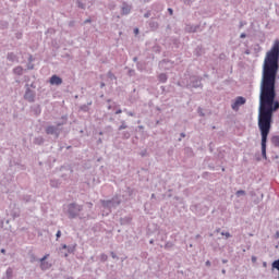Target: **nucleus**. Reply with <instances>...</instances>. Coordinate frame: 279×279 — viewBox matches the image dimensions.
<instances>
[{
  "mask_svg": "<svg viewBox=\"0 0 279 279\" xmlns=\"http://www.w3.org/2000/svg\"><path fill=\"white\" fill-rule=\"evenodd\" d=\"M279 71V40H276L264 59L259 86L258 128L262 136V156L267 160V138L274 123V112L279 110L276 99V80Z\"/></svg>",
  "mask_w": 279,
  "mask_h": 279,
  "instance_id": "f257e3e1",
  "label": "nucleus"
},
{
  "mask_svg": "<svg viewBox=\"0 0 279 279\" xmlns=\"http://www.w3.org/2000/svg\"><path fill=\"white\" fill-rule=\"evenodd\" d=\"M82 210H84V206L77 203H70L64 208V213L70 219H77Z\"/></svg>",
  "mask_w": 279,
  "mask_h": 279,
  "instance_id": "f03ea898",
  "label": "nucleus"
},
{
  "mask_svg": "<svg viewBox=\"0 0 279 279\" xmlns=\"http://www.w3.org/2000/svg\"><path fill=\"white\" fill-rule=\"evenodd\" d=\"M45 132L48 136H53L54 141H58V138H60V134H62V129L57 125H48L46 126Z\"/></svg>",
  "mask_w": 279,
  "mask_h": 279,
  "instance_id": "7ed1b4c3",
  "label": "nucleus"
},
{
  "mask_svg": "<svg viewBox=\"0 0 279 279\" xmlns=\"http://www.w3.org/2000/svg\"><path fill=\"white\" fill-rule=\"evenodd\" d=\"M101 205L104 208H117V206L121 205V197L114 196L112 199L101 201Z\"/></svg>",
  "mask_w": 279,
  "mask_h": 279,
  "instance_id": "20e7f679",
  "label": "nucleus"
},
{
  "mask_svg": "<svg viewBox=\"0 0 279 279\" xmlns=\"http://www.w3.org/2000/svg\"><path fill=\"white\" fill-rule=\"evenodd\" d=\"M25 94H24V99L26 101H28V104H34V101H36V92L32 90V88H29V84L25 85Z\"/></svg>",
  "mask_w": 279,
  "mask_h": 279,
  "instance_id": "39448f33",
  "label": "nucleus"
},
{
  "mask_svg": "<svg viewBox=\"0 0 279 279\" xmlns=\"http://www.w3.org/2000/svg\"><path fill=\"white\" fill-rule=\"evenodd\" d=\"M245 101H246L245 97L243 96L236 97L235 101L231 105L232 110H235V111L239 110L240 106H245Z\"/></svg>",
  "mask_w": 279,
  "mask_h": 279,
  "instance_id": "423d86ee",
  "label": "nucleus"
},
{
  "mask_svg": "<svg viewBox=\"0 0 279 279\" xmlns=\"http://www.w3.org/2000/svg\"><path fill=\"white\" fill-rule=\"evenodd\" d=\"M191 86L193 88H201V86H202V78H199V76H193L191 78Z\"/></svg>",
  "mask_w": 279,
  "mask_h": 279,
  "instance_id": "0eeeda50",
  "label": "nucleus"
},
{
  "mask_svg": "<svg viewBox=\"0 0 279 279\" xmlns=\"http://www.w3.org/2000/svg\"><path fill=\"white\" fill-rule=\"evenodd\" d=\"M50 84L52 86H60L62 84V77L58 76V75H52L50 77Z\"/></svg>",
  "mask_w": 279,
  "mask_h": 279,
  "instance_id": "6e6552de",
  "label": "nucleus"
},
{
  "mask_svg": "<svg viewBox=\"0 0 279 279\" xmlns=\"http://www.w3.org/2000/svg\"><path fill=\"white\" fill-rule=\"evenodd\" d=\"M198 29H199V25H191V24L185 25V32L187 34H195L196 32H198Z\"/></svg>",
  "mask_w": 279,
  "mask_h": 279,
  "instance_id": "1a4fd4ad",
  "label": "nucleus"
},
{
  "mask_svg": "<svg viewBox=\"0 0 279 279\" xmlns=\"http://www.w3.org/2000/svg\"><path fill=\"white\" fill-rule=\"evenodd\" d=\"M121 12L124 16H128V14H130L132 12V5L128 4V3H123L122 8H121Z\"/></svg>",
  "mask_w": 279,
  "mask_h": 279,
  "instance_id": "9d476101",
  "label": "nucleus"
},
{
  "mask_svg": "<svg viewBox=\"0 0 279 279\" xmlns=\"http://www.w3.org/2000/svg\"><path fill=\"white\" fill-rule=\"evenodd\" d=\"M7 60H9V62H19V57L14 52H9Z\"/></svg>",
  "mask_w": 279,
  "mask_h": 279,
  "instance_id": "9b49d317",
  "label": "nucleus"
},
{
  "mask_svg": "<svg viewBox=\"0 0 279 279\" xmlns=\"http://www.w3.org/2000/svg\"><path fill=\"white\" fill-rule=\"evenodd\" d=\"M35 145H45V137L44 136H37L34 138L33 142Z\"/></svg>",
  "mask_w": 279,
  "mask_h": 279,
  "instance_id": "f8f14e48",
  "label": "nucleus"
},
{
  "mask_svg": "<svg viewBox=\"0 0 279 279\" xmlns=\"http://www.w3.org/2000/svg\"><path fill=\"white\" fill-rule=\"evenodd\" d=\"M66 121H69V118L66 116H63L61 118V121L57 122V128H62V125H66Z\"/></svg>",
  "mask_w": 279,
  "mask_h": 279,
  "instance_id": "ddd939ff",
  "label": "nucleus"
},
{
  "mask_svg": "<svg viewBox=\"0 0 279 279\" xmlns=\"http://www.w3.org/2000/svg\"><path fill=\"white\" fill-rule=\"evenodd\" d=\"M50 186H51L52 189H58V187L60 186V180H58V179H51V180H50Z\"/></svg>",
  "mask_w": 279,
  "mask_h": 279,
  "instance_id": "4468645a",
  "label": "nucleus"
},
{
  "mask_svg": "<svg viewBox=\"0 0 279 279\" xmlns=\"http://www.w3.org/2000/svg\"><path fill=\"white\" fill-rule=\"evenodd\" d=\"M14 75H23V66L17 65L16 68L13 69Z\"/></svg>",
  "mask_w": 279,
  "mask_h": 279,
  "instance_id": "2eb2a0df",
  "label": "nucleus"
},
{
  "mask_svg": "<svg viewBox=\"0 0 279 279\" xmlns=\"http://www.w3.org/2000/svg\"><path fill=\"white\" fill-rule=\"evenodd\" d=\"M148 25H149L150 29H153V31L158 29V22H156L154 20H150Z\"/></svg>",
  "mask_w": 279,
  "mask_h": 279,
  "instance_id": "dca6fc26",
  "label": "nucleus"
},
{
  "mask_svg": "<svg viewBox=\"0 0 279 279\" xmlns=\"http://www.w3.org/2000/svg\"><path fill=\"white\" fill-rule=\"evenodd\" d=\"M158 80H159V82L165 84L167 82V80H169V77L167 76V74L161 73V74L158 75Z\"/></svg>",
  "mask_w": 279,
  "mask_h": 279,
  "instance_id": "f3484780",
  "label": "nucleus"
},
{
  "mask_svg": "<svg viewBox=\"0 0 279 279\" xmlns=\"http://www.w3.org/2000/svg\"><path fill=\"white\" fill-rule=\"evenodd\" d=\"M271 143L275 147H279V136L278 135L272 136Z\"/></svg>",
  "mask_w": 279,
  "mask_h": 279,
  "instance_id": "a211bd4d",
  "label": "nucleus"
},
{
  "mask_svg": "<svg viewBox=\"0 0 279 279\" xmlns=\"http://www.w3.org/2000/svg\"><path fill=\"white\" fill-rule=\"evenodd\" d=\"M14 274V270L12 268H8L7 271H5V278L7 279H12V276Z\"/></svg>",
  "mask_w": 279,
  "mask_h": 279,
  "instance_id": "6ab92c4d",
  "label": "nucleus"
},
{
  "mask_svg": "<svg viewBox=\"0 0 279 279\" xmlns=\"http://www.w3.org/2000/svg\"><path fill=\"white\" fill-rule=\"evenodd\" d=\"M119 132L122 130H128V124L125 123V120L121 121V125L118 128Z\"/></svg>",
  "mask_w": 279,
  "mask_h": 279,
  "instance_id": "aec40b11",
  "label": "nucleus"
},
{
  "mask_svg": "<svg viewBox=\"0 0 279 279\" xmlns=\"http://www.w3.org/2000/svg\"><path fill=\"white\" fill-rule=\"evenodd\" d=\"M195 56H202L204 53V50L202 49L201 46L196 47L194 51Z\"/></svg>",
  "mask_w": 279,
  "mask_h": 279,
  "instance_id": "412c9836",
  "label": "nucleus"
},
{
  "mask_svg": "<svg viewBox=\"0 0 279 279\" xmlns=\"http://www.w3.org/2000/svg\"><path fill=\"white\" fill-rule=\"evenodd\" d=\"M76 5L77 8H80L81 10H86V4H84L82 1L77 0L76 1Z\"/></svg>",
  "mask_w": 279,
  "mask_h": 279,
  "instance_id": "4be33fe9",
  "label": "nucleus"
},
{
  "mask_svg": "<svg viewBox=\"0 0 279 279\" xmlns=\"http://www.w3.org/2000/svg\"><path fill=\"white\" fill-rule=\"evenodd\" d=\"M271 267L272 269H277V271H279V259L272 262Z\"/></svg>",
  "mask_w": 279,
  "mask_h": 279,
  "instance_id": "5701e85b",
  "label": "nucleus"
},
{
  "mask_svg": "<svg viewBox=\"0 0 279 279\" xmlns=\"http://www.w3.org/2000/svg\"><path fill=\"white\" fill-rule=\"evenodd\" d=\"M120 223L121 226H125V223H130V218H121Z\"/></svg>",
  "mask_w": 279,
  "mask_h": 279,
  "instance_id": "b1692460",
  "label": "nucleus"
},
{
  "mask_svg": "<svg viewBox=\"0 0 279 279\" xmlns=\"http://www.w3.org/2000/svg\"><path fill=\"white\" fill-rule=\"evenodd\" d=\"M120 223L121 226H125V223H130V218H121Z\"/></svg>",
  "mask_w": 279,
  "mask_h": 279,
  "instance_id": "393cba45",
  "label": "nucleus"
},
{
  "mask_svg": "<svg viewBox=\"0 0 279 279\" xmlns=\"http://www.w3.org/2000/svg\"><path fill=\"white\" fill-rule=\"evenodd\" d=\"M49 255H45L43 258H40V263H41V269H45V260L46 258H48Z\"/></svg>",
  "mask_w": 279,
  "mask_h": 279,
  "instance_id": "a878e982",
  "label": "nucleus"
},
{
  "mask_svg": "<svg viewBox=\"0 0 279 279\" xmlns=\"http://www.w3.org/2000/svg\"><path fill=\"white\" fill-rule=\"evenodd\" d=\"M100 260H101V263H106V260H108V255H106V254H101L100 255Z\"/></svg>",
  "mask_w": 279,
  "mask_h": 279,
  "instance_id": "bb28decb",
  "label": "nucleus"
},
{
  "mask_svg": "<svg viewBox=\"0 0 279 279\" xmlns=\"http://www.w3.org/2000/svg\"><path fill=\"white\" fill-rule=\"evenodd\" d=\"M130 136H131V134H130V132H128V131H124V132L122 133V138L128 140V138H130Z\"/></svg>",
  "mask_w": 279,
  "mask_h": 279,
  "instance_id": "cd10ccee",
  "label": "nucleus"
},
{
  "mask_svg": "<svg viewBox=\"0 0 279 279\" xmlns=\"http://www.w3.org/2000/svg\"><path fill=\"white\" fill-rule=\"evenodd\" d=\"M260 49H262L260 45H258V44L254 45V52L255 53H259Z\"/></svg>",
  "mask_w": 279,
  "mask_h": 279,
  "instance_id": "c85d7f7f",
  "label": "nucleus"
},
{
  "mask_svg": "<svg viewBox=\"0 0 279 279\" xmlns=\"http://www.w3.org/2000/svg\"><path fill=\"white\" fill-rule=\"evenodd\" d=\"M236 197H241L243 195H245V191L243 190H239L236 193H235Z\"/></svg>",
  "mask_w": 279,
  "mask_h": 279,
  "instance_id": "c756f323",
  "label": "nucleus"
},
{
  "mask_svg": "<svg viewBox=\"0 0 279 279\" xmlns=\"http://www.w3.org/2000/svg\"><path fill=\"white\" fill-rule=\"evenodd\" d=\"M123 112H126L128 117H136V113L128 111V109H124Z\"/></svg>",
  "mask_w": 279,
  "mask_h": 279,
  "instance_id": "7c9ffc66",
  "label": "nucleus"
},
{
  "mask_svg": "<svg viewBox=\"0 0 279 279\" xmlns=\"http://www.w3.org/2000/svg\"><path fill=\"white\" fill-rule=\"evenodd\" d=\"M109 80H117V76L113 75L112 72H108Z\"/></svg>",
  "mask_w": 279,
  "mask_h": 279,
  "instance_id": "2f4dec72",
  "label": "nucleus"
},
{
  "mask_svg": "<svg viewBox=\"0 0 279 279\" xmlns=\"http://www.w3.org/2000/svg\"><path fill=\"white\" fill-rule=\"evenodd\" d=\"M110 254H111V258L119 260V256H117V253L111 252Z\"/></svg>",
  "mask_w": 279,
  "mask_h": 279,
  "instance_id": "473e14b6",
  "label": "nucleus"
},
{
  "mask_svg": "<svg viewBox=\"0 0 279 279\" xmlns=\"http://www.w3.org/2000/svg\"><path fill=\"white\" fill-rule=\"evenodd\" d=\"M169 247H173V243L171 242L166 243L165 248L169 250Z\"/></svg>",
  "mask_w": 279,
  "mask_h": 279,
  "instance_id": "72a5a7b5",
  "label": "nucleus"
},
{
  "mask_svg": "<svg viewBox=\"0 0 279 279\" xmlns=\"http://www.w3.org/2000/svg\"><path fill=\"white\" fill-rule=\"evenodd\" d=\"M198 114L199 117H206V114L204 113L201 107L198 108Z\"/></svg>",
  "mask_w": 279,
  "mask_h": 279,
  "instance_id": "f704fd0d",
  "label": "nucleus"
},
{
  "mask_svg": "<svg viewBox=\"0 0 279 279\" xmlns=\"http://www.w3.org/2000/svg\"><path fill=\"white\" fill-rule=\"evenodd\" d=\"M60 236H62V231L58 230L56 234L57 241L60 239Z\"/></svg>",
  "mask_w": 279,
  "mask_h": 279,
  "instance_id": "c9c22d12",
  "label": "nucleus"
},
{
  "mask_svg": "<svg viewBox=\"0 0 279 279\" xmlns=\"http://www.w3.org/2000/svg\"><path fill=\"white\" fill-rule=\"evenodd\" d=\"M221 235L222 236H226L227 239H230V232H221Z\"/></svg>",
  "mask_w": 279,
  "mask_h": 279,
  "instance_id": "e433bc0d",
  "label": "nucleus"
},
{
  "mask_svg": "<svg viewBox=\"0 0 279 279\" xmlns=\"http://www.w3.org/2000/svg\"><path fill=\"white\" fill-rule=\"evenodd\" d=\"M149 16H151V11H147V12L144 14V19H149Z\"/></svg>",
  "mask_w": 279,
  "mask_h": 279,
  "instance_id": "4c0bfd02",
  "label": "nucleus"
},
{
  "mask_svg": "<svg viewBox=\"0 0 279 279\" xmlns=\"http://www.w3.org/2000/svg\"><path fill=\"white\" fill-rule=\"evenodd\" d=\"M183 3L185 5H191V3H193V0H183Z\"/></svg>",
  "mask_w": 279,
  "mask_h": 279,
  "instance_id": "58836bf2",
  "label": "nucleus"
},
{
  "mask_svg": "<svg viewBox=\"0 0 279 279\" xmlns=\"http://www.w3.org/2000/svg\"><path fill=\"white\" fill-rule=\"evenodd\" d=\"M135 71L134 70H129V75L132 77L133 75H135Z\"/></svg>",
  "mask_w": 279,
  "mask_h": 279,
  "instance_id": "ea45409f",
  "label": "nucleus"
},
{
  "mask_svg": "<svg viewBox=\"0 0 279 279\" xmlns=\"http://www.w3.org/2000/svg\"><path fill=\"white\" fill-rule=\"evenodd\" d=\"M180 136H181V138H179V141H182V138H186V134L185 133H181Z\"/></svg>",
  "mask_w": 279,
  "mask_h": 279,
  "instance_id": "a19ab883",
  "label": "nucleus"
},
{
  "mask_svg": "<svg viewBox=\"0 0 279 279\" xmlns=\"http://www.w3.org/2000/svg\"><path fill=\"white\" fill-rule=\"evenodd\" d=\"M168 12H169V14H170L171 16H173V9L169 8V9H168Z\"/></svg>",
  "mask_w": 279,
  "mask_h": 279,
  "instance_id": "79ce46f5",
  "label": "nucleus"
},
{
  "mask_svg": "<svg viewBox=\"0 0 279 279\" xmlns=\"http://www.w3.org/2000/svg\"><path fill=\"white\" fill-rule=\"evenodd\" d=\"M240 38H247V34L242 33V34L240 35Z\"/></svg>",
  "mask_w": 279,
  "mask_h": 279,
  "instance_id": "37998d69",
  "label": "nucleus"
},
{
  "mask_svg": "<svg viewBox=\"0 0 279 279\" xmlns=\"http://www.w3.org/2000/svg\"><path fill=\"white\" fill-rule=\"evenodd\" d=\"M28 88H36V84L32 83L31 85L28 84Z\"/></svg>",
  "mask_w": 279,
  "mask_h": 279,
  "instance_id": "c03bdc74",
  "label": "nucleus"
},
{
  "mask_svg": "<svg viewBox=\"0 0 279 279\" xmlns=\"http://www.w3.org/2000/svg\"><path fill=\"white\" fill-rule=\"evenodd\" d=\"M274 239H279V231L275 233Z\"/></svg>",
  "mask_w": 279,
  "mask_h": 279,
  "instance_id": "a18cd8bd",
  "label": "nucleus"
},
{
  "mask_svg": "<svg viewBox=\"0 0 279 279\" xmlns=\"http://www.w3.org/2000/svg\"><path fill=\"white\" fill-rule=\"evenodd\" d=\"M68 252L71 254L73 252V247L68 246Z\"/></svg>",
  "mask_w": 279,
  "mask_h": 279,
  "instance_id": "49530a36",
  "label": "nucleus"
},
{
  "mask_svg": "<svg viewBox=\"0 0 279 279\" xmlns=\"http://www.w3.org/2000/svg\"><path fill=\"white\" fill-rule=\"evenodd\" d=\"M205 265H206V267H210V265H211L210 260H207V262L205 263Z\"/></svg>",
  "mask_w": 279,
  "mask_h": 279,
  "instance_id": "de8ad7c7",
  "label": "nucleus"
},
{
  "mask_svg": "<svg viewBox=\"0 0 279 279\" xmlns=\"http://www.w3.org/2000/svg\"><path fill=\"white\" fill-rule=\"evenodd\" d=\"M121 112H123V110L118 109V110L116 111V114H121Z\"/></svg>",
  "mask_w": 279,
  "mask_h": 279,
  "instance_id": "09e8293b",
  "label": "nucleus"
},
{
  "mask_svg": "<svg viewBox=\"0 0 279 279\" xmlns=\"http://www.w3.org/2000/svg\"><path fill=\"white\" fill-rule=\"evenodd\" d=\"M28 70L29 71L34 70V64L28 65Z\"/></svg>",
  "mask_w": 279,
  "mask_h": 279,
  "instance_id": "8fccbe9b",
  "label": "nucleus"
},
{
  "mask_svg": "<svg viewBox=\"0 0 279 279\" xmlns=\"http://www.w3.org/2000/svg\"><path fill=\"white\" fill-rule=\"evenodd\" d=\"M245 25V22H240V28Z\"/></svg>",
  "mask_w": 279,
  "mask_h": 279,
  "instance_id": "3c124183",
  "label": "nucleus"
},
{
  "mask_svg": "<svg viewBox=\"0 0 279 279\" xmlns=\"http://www.w3.org/2000/svg\"><path fill=\"white\" fill-rule=\"evenodd\" d=\"M252 263H256V256L252 257Z\"/></svg>",
  "mask_w": 279,
  "mask_h": 279,
  "instance_id": "603ef678",
  "label": "nucleus"
},
{
  "mask_svg": "<svg viewBox=\"0 0 279 279\" xmlns=\"http://www.w3.org/2000/svg\"><path fill=\"white\" fill-rule=\"evenodd\" d=\"M69 246H66V244L62 245V250H68Z\"/></svg>",
  "mask_w": 279,
  "mask_h": 279,
  "instance_id": "864d4df0",
  "label": "nucleus"
},
{
  "mask_svg": "<svg viewBox=\"0 0 279 279\" xmlns=\"http://www.w3.org/2000/svg\"><path fill=\"white\" fill-rule=\"evenodd\" d=\"M25 82H29V76H24Z\"/></svg>",
  "mask_w": 279,
  "mask_h": 279,
  "instance_id": "5fc2aeb1",
  "label": "nucleus"
},
{
  "mask_svg": "<svg viewBox=\"0 0 279 279\" xmlns=\"http://www.w3.org/2000/svg\"><path fill=\"white\" fill-rule=\"evenodd\" d=\"M1 254H5V248H1Z\"/></svg>",
  "mask_w": 279,
  "mask_h": 279,
  "instance_id": "6e6d98bb",
  "label": "nucleus"
},
{
  "mask_svg": "<svg viewBox=\"0 0 279 279\" xmlns=\"http://www.w3.org/2000/svg\"><path fill=\"white\" fill-rule=\"evenodd\" d=\"M104 86H106V83L100 84V88H104Z\"/></svg>",
  "mask_w": 279,
  "mask_h": 279,
  "instance_id": "4d7b16f0",
  "label": "nucleus"
},
{
  "mask_svg": "<svg viewBox=\"0 0 279 279\" xmlns=\"http://www.w3.org/2000/svg\"><path fill=\"white\" fill-rule=\"evenodd\" d=\"M133 61H134V62H137V61H138V58L134 57V58H133Z\"/></svg>",
  "mask_w": 279,
  "mask_h": 279,
  "instance_id": "13d9d810",
  "label": "nucleus"
},
{
  "mask_svg": "<svg viewBox=\"0 0 279 279\" xmlns=\"http://www.w3.org/2000/svg\"><path fill=\"white\" fill-rule=\"evenodd\" d=\"M134 34H138V28H135V29H134Z\"/></svg>",
  "mask_w": 279,
  "mask_h": 279,
  "instance_id": "bf43d9fd",
  "label": "nucleus"
},
{
  "mask_svg": "<svg viewBox=\"0 0 279 279\" xmlns=\"http://www.w3.org/2000/svg\"><path fill=\"white\" fill-rule=\"evenodd\" d=\"M223 265H226V263H228V259H222Z\"/></svg>",
  "mask_w": 279,
  "mask_h": 279,
  "instance_id": "052dcab7",
  "label": "nucleus"
},
{
  "mask_svg": "<svg viewBox=\"0 0 279 279\" xmlns=\"http://www.w3.org/2000/svg\"><path fill=\"white\" fill-rule=\"evenodd\" d=\"M107 130L112 131V126L111 125L107 126Z\"/></svg>",
  "mask_w": 279,
  "mask_h": 279,
  "instance_id": "680f3d73",
  "label": "nucleus"
},
{
  "mask_svg": "<svg viewBox=\"0 0 279 279\" xmlns=\"http://www.w3.org/2000/svg\"><path fill=\"white\" fill-rule=\"evenodd\" d=\"M149 243H150V245H154V240H150Z\"/></svg>",
  "mask_w": 279,
  "mask_h": 279,
  "instance_id": "e2e57ef3",
  "label": "nucleus"
},
{
  "mask_svg": "<svg viewBox=\"0 0 279 279\" xmlns=\"http://www.w3.org/2000/svg\"><path fill=\"white\" fill-rule=\"evenodd\" d=\"M156 197V194H151V198L154 199Z\"/></svg>",
  "mask_w": 279,
  "mask_h": 279,
  "instance_id": "0e129e2a",
  "label": "nucleus"
},
{
  "mask_svg": "<svg viewBox=\"0 0 279 279\" xmlns=\"http://www.w3.org/2000/svg\"><path fill=\"white\" fill-rule=\"evenodd\" d=\"M245 53H246L247 56H250V50H246Z\"/></svg>",
  "mask_w": 279,
  "mask_h": 279,
  "instance_id": "69168bd1",
  "label": "nucleus"
},
{
  "mask_svg": "<svg viewBox=\"0 0 279 279\" xmlns=\"http://www.w3.org/2000/svg\"><path fill=\"white\" fill-rule=\"evenodd\" d=\"M221 272H222V274H226V269H222Z\"/></svg>",
  "mask_w": 279,
  "mask_h": 279,
  "instance_id": "338daca9",
  "label": "nucleus"
},
{
  "mask_svg": "<svg viewBox=\"0 0 279 279\" xmlns=\"http://www.w3.org/2000/svg\"><path fill=\"white\" fill-rule=\"evenodd\" d=\"M85 23H90V20H86Z\"/></svg>",
  "mask_w": 279,
  "mask_h": 279,
  "instance_id": "774afa93",
  "label": "nucleus"
}]
</instances>
